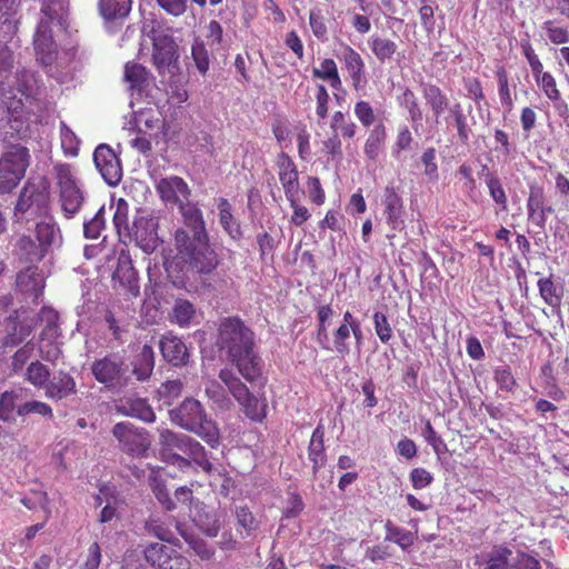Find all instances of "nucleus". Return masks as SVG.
Instances as JSON below:
<instances>
[{"instance_id": "nucleus-20", "label": "nucleus", "mask_w": 569, "mask_h": 569, "mask_svg": "<svg viewBox=\"0 0 569 569\" xmlns=\"http://www.w3.org/2000/svg\"><path fill=\"white\" fill-rule=\"evenodd\" d=\"M276 164L286 198L300 194L299 172L291 157L282 151L277 156Z\"/></svg>"}, {"instance_id": "nucleus-31", "label": "nucleus", "mask_w": 569, "mask_h": 569, "mask_svg": "<svg viewBox=\"0 0 569 569\" xmlns=\"http://www.w3.org/2000/svg\"><path fill=\"white\" fill-rule=\"evenodd\" d=\"M308 458L312 462L313 473H317L327 461L325 451V429L321 425H318L312 432L308 447Z\"/></svg>"}, {"instance_id": "nucleus-54", "label": "nucleus", "mask_w": 569, "mask_h": 569, "mask_svg": "<svg viewBox=\"0 0 569 569\" xmlns=\"http://www.w3.org/2000/svg\"><path fill=\"white\" fill-rule=\"evenodd\" d=\"M191 57L194 61V64L198 71L204 76L210 66V57L209 52L206 48V44L202 40L196 39L191 47Z\"/></svg>"}, {"instance_id": "nucleus-64", "label": "nucleus", "mask_w": 569, "mask_h": 569, "mask_svg": "<svg viewBox=\"0 0 569 569\" xmlns=\"http://www.w3.org/2000/svg\"><path fill=\"white\" fill-rule=\"evenodd\" d=\"M183 390V383L179 379L167 380L161 383L158 392L160 398L164 399V402L170 405L173 400L179 398Z\"/></svg>"}, {"instance_id": "nucleus-22", "label": "nucleus", "mask_w": 569, "mask_h": 569, "mask_svg": "<svg viewBox=\"0 0 569 569\" xmlns=\"http://www.w3.org/2000/svg\"><path fill=\"white\" fill-rule=\"evenodd\" d=\"M59 327L54 322L46 325L40 333L39 352L40 357L51 363H56L62 355Z\"/></svg>"}, {"instance_id": "nucleus-16", "label": "nucleus", "mask_w": 569, "mask_h": 569, "mask_svg": "<svg viewBox=\"0 0 569 569\" xmlns=\"http://www.w3.org/2000/svg\"><path fill=\"white\" fill-rule=\"evenodd\" d=\"M383 207V216L386 222L392 231H402L405 229V213L403 199L397 187L388 184L383 188L381 198Z\"/></svg>"}, {"instance_id": "nucleus-5", "label": "nucleus", "mask_w": 569, "mask_h": 569, "mask_svg": "<svg viewBox=\"0 0 569 569\" xmlns=\"http://www.w3.org/2000/svg\"><path fill=\"white\" fill-rule=\"evenodd\" d=\"M31 162L27 147L11 144L0 157V193H10L24 178Z\"/></svg>"}, {"instance_id": "nucleus-38", "label": "nucleus", "mask_w": 569, "mask_h": 569, "mask_svg": "<svg viewBox=\"0 0 569 569\" xmlns=\"http://www.w3.org/2000/svg\"><path fill=\"white\" fill-rule=\"evenodd\" d=\"M131 0H99L98 9L106 20L126 18L131 10Z\"/></svg>"}, {"instance_id": "nucleus-41", "label": "nucleus", "mask_w": 569, "mask_h": 569, "mask_svg": "<svg viewBox=\"0 0 569 569\" xmlns=\"http://www.w3.org/2000/svg\"><path fill=\"white\" fill-rule=\"evenodd\" d=\"M569 481V465H562L555 469L546 481V488L555 496L569 497V488L565 483Z\"/></svg>"}, {"instance_id": "nucleus-46", "label": "nucleus", "mask_w": 569, "mask_h": 569, "mask_svg": "<svg viewBox=\"0 0 569 569\" xmlns=\"http://www.w3.org/2000/svg\"><path fill=\"white\" fill-rule=\"evenodd\" d=\"M386 540L393 541L402 549H407L415 542V536L407 529L395 526L390 520L385 525Z\"/></svg>"}, {"instance_id": "nucleus-57", "label": "nucleus", "mask_w": 569, "mask_h": 569, "mask_svg": "<svg viewBox=\"0 0 569 569\" xmlns=\"http://www.w3.org/2000/svg\"><path fill=\"white\" fill-rule=\"evenodd\" d=\"M30 413H37L42 417H48L49 419L53 418L52 408L48 403L39 400L27 401L18 406L17 415L19 417H24Z\"/></svg>"}, {"instance_id": "nucleus-43", "label": "nucleus", "mask_w": 569, "mask_h": 569, "mask_svg": "<svg viewBox=\"0 0 569 569\" xmlns=\"http://www.w3.org/2000/svg\"><path fill=\"white\" fill-rule=\"evenodd\" d=\"M369 46L375 57L382 63L391 60L398 49L395 41L379 36H372Z\"/></svg>"}, {"instance_id": "nucleus-25", "label": "nucleus", "mask_w": 569, "mask_h": 569, "mask_svg": "<svg viewBox=\"0 0 569 569\" xmlns=\"http://www.w3.org/2000/svg\"><path fill=\"white\" fill-rule=\"evenodd\" d=\"M8 126L12 136L23 138L29 131V112L21 99H11L7 107Z\"/></svg>"}, {"instance_id": "nucleus-19", "label": "nucleus", "mask_w": 569, "mask_h": 569, "mask_svg": "<svg viewBox=\"0 0 569 569\" xmlns=\"http://www.w3.org/2000/svg\"><path fill=\"white\" fill-rule=\"evenodd\" d=\"M340 61L351 79L352 88L356 91H361L367 84L366 64L358 51L352 47L345 44L339 56Z\"/></svg>"}, {"instance_id": "nucleus-33", "label": "nucleus", "mask_w": 569, "mask_h": 569, "mask_svg": "<svg viewBox=\"0 0 569 569\" xmlns=\"http://www.w3.org/2000/svg\"><path fill=\"white\" fill-rule=\"evenodd\" d=\"M387 140V130L382 122L375 126L368 133L365 141L363 153L366 158L376 162L382 153Z\"/></svg>"}, {"instance_id": "nucleus-6", "label": "nucleus", "mask_w": 569, "mask_h": 569, "mask_svg": "<svg viewBox=\"0 0 569 569\" xmlns=\"http://www.w3.org/2000/svg\"><path fill=\"white\" fill-rule=\"evenodd\" d=\"M58 233L59 228L56 223L38 222L36 224L37 241L30 236L22 234L16 242V253L26 262H39L48 253Z\"/></svg>"}, {"instance_id": "nucleus-1", "label": "nucleus", "mask_w": 569, "mask_h": 569, "mask_svg": "<svg viewBox=\"0 0 569 569\" xmlns=\"http://www.w3.org/2000/svg\"><path fill=\"white\" fill-rule=\"evenodd\" d=\"M160 443L162 446V458L180 470L189 468L191 463L188 459L176 452V450L189 456L207 473L212 471L213 466L209 461L204 448L193 438L176 433L171 430H164L160 433Z\"/></svg>"}, {"instance_id": "nucleus-62", "label": "nucleus", "mask_w": 569, "mask_h": 569, "mask_svg": "<svg viewBox=\"0 0 569 569\" xmlns=\"http://www.w3.org/2000/svg\"><path fill=\"white\" fill-rule=\"evenodd\" d=\"M104 229V207H101L92 219L83 223V234L87 239H98Z\"/></svg>"}, {"instance_id": "nucleus-63", "label": "nucleus", "mask_w": 569, "mask_h": 569, "mask_svg": "<svg viewBox=\"0 0 569 569\" xmlns=\"http://www.w3.org/2000/svg\"><path fill=\"white\" fill-rule=\"evenodd\" d=\"M353 112L358 121L365 128L371 127L376 121V114L370 102L366 100H359L355 103Z\"/></svg>"}, {"instance_id": "nucleus-10", "label": "nucleus", "mask_w": 569, "mask_h": 569, "mask_svg": "<svg viewBox=\"0 0 569 569\" xmlns=\"http://www.w3.org/2000/svg\"><path fill=\"white\" fill-rule=\"evenodd\" d=\"M112 435L118 440L120 449L132 456L143 457L150 448L149 433L131 422L121 421L113 426Z\"/></svg>"}, {"instance_id": "nucleus-14", "label": "nucleus", "mask_w": 569, "mask_h": 569, "mask_svg": "<svg viewBox=\"0 0 569 569\" xmlns=\"http://www.w3.org/2000/svg\"><path fill=\"white\" fill-rule=\"evenodd\" d=\"M157 229L158 221L154 217L138 213L128 233L143 252L152 253L160 243Z\"/></svg>"}, {"instance_id": "nucleus-4", "label": "nucleus", "mask_w": 569, "mask_h": 569, "mask_svg": "<svg viewBox=\"0 0 569 569\" xmlns=\"http://www.w3.org/2000/svg\"><path fill=\"white\" fill-rule=\"evenodd\" d=\"M58 203L66 219L74 218L86 201V191L70 163L53 166Z\"/></svg>"}, {"instance_id": "nucleus-44", "label": "nucleus", "mask_w": 569, "mask_h": 569, "mask_svg": "<svg viewBox=\"0 0 569 569\" xmlns=\"http://www.w3.org/2000/svg\"><path fill=\"white\" fill-rule=\"evenodd\" d=\"M218 209H219V221L224 229V231L230 234L232 238H236L240 233V227L234 221L232 211H231V204L229 203L228 199L220 198L218 202Z\"/></svg>"}, {"instance_id": "nucleus-8", "label": "nucleus", "mask_w": 569, "mask_h": 569, "mask_svg": "<svg viewBox=\"0 0 569 569\" xmlns=\"http://www.w3.org/2000/svg\"><path fill=\"white\" fill-rule=\"evenodd\" d=\"M91 375L109 389L121 388L128 382V366L118 353H108L96 359L90 367Z\"/></svg>"}, {"instance_id": "nucleus-30", "label": "nucleus", "mask_w": 569, "mask_h": 569, "mask_svg": "<svg viewBox=\"0 0 569 569\" xmlns=\"http://www.w3.org/2000/svg\"><path fill=\"white\" fill-rule=\"evenodd\" d=\"M422 97L429 106L436 121L445 113L449 108V98L442 91V89L431 82H421L420 84Z\"/></svg>"}, {"instance_id": "nucleus-47", "label": "nucleus", "mask_w": 569, "mask_h": 569, "mask_svg": "<svg viewBox=\"0 0 569 569\" xmlns=\"http://www.w3.org/2000/svg\"><path fill=\"white\" fill-rule=\"evenodd\" d=\"M60 140L66 157L74 158L79 154L80 139L64 122L60 123Z\"/></svg>"}, {"instance_id": "nucleus-42", "label": "nucleus", "mask_w": 569, "mask_h": 569, "mask_svg": "<svg viewBox=\"0 0 569 569\" xmlns=\"http://www.w3.org/2000/svg\"><path fill=\"white\" fill-rule=\"evenodd\" d=\"M315 78L328 81L333 89H340L342 86L337 64L333 59L327 58L320 62L319 68L312 69Z\"/></svg>"}, {"instance_id": "nucleus-53", "label": "nucleus", "mask_w": 569, "mask_h": 569, "mask_svg": "<svg viewBox=\"0 0 569 569\" xmlns=\"http://www.w3.org/2000/svg\"><path fill=\"white\" fill-rule=\"evenodd\" d=\"M118 309H121V307L116 302L112 303L111 308H108L104 312V321L111 332L112 338L117 341H120L126 329L122 326L123 319L118 317Z\"/></svg>"}, {"instance_id": "nucleus-27", "label": "nucleus", "mask_w": 569, "mask_h": 569, "mask_svg": "<svg viewBox=\"0 0 569 569\" xmlns=\"http://www.w3.org/2000/svg\"><path fill=\"white\" fill-rule=\"evenodd\" d=\"M396 100L398 106L407 111L408 119L410 120L413 130L418 132L423 120L421 102L418 96L409 87H405L401 93L397 96Z\"/></svg>"}, {"instance_id": "nucleus-59", "label": "nucleus", "mask_w": 569, "mask_h": 569, "mask_svg": "<svg viewBox=\"0 0 569 569\" xmlns=\"http://www.w3.org/2000/svg\"><path fill=\"white\" fill-rule=\"evenodd\" d=\"M486 184L493 201L500 206L502 210H506L508 198L500 179L493 174H488L486 178Z\"/></svg>"}, {"instance_id": "nucleus-49", "label": "nucleus", "mask_w": 569, "mask_h": 569, "mask_svg": "<svg viewBox=\"0 0 569 569\" xmlns=\"http://www.w3.org/2000/svg\"><path fill=\"white\" fill-rule=\"evenodd\" d=\"M495 73L498 82V93L501 104L510 111L513 108V100L511 97L508 72L503 66H499Z\"/></svg>"}, {"instance_id": "nucleus-3", "label": "nucleus", "mask_w": 569, "mask_h": 569, "mask_svg": "<svg viewBox=\"0 0 569 569\" xmlns=\"http://www.w3.org/2000/svg\"><path fill=\"white\" fill-rule=\"evenodd\" d=\"M173 423L184 430L196 433L211 448L220 443V431L216 422L207 417V413L194 398H186L179 407L170 411Z\"/></svg>"}, {"instance_id": "nucleus-45", "label": "nucleus", "mask_w": 569, "mask_h": 569, "mask_svg": "<svg viewBox=\"0 0 569 569\" xmlns=\"http://www.w3.org/2000/svg\"><path fill=\"white\" fill-rule=\"evenodd\" d=\"M50 378L49 368L40 361L31 362L26 371V379L32 386L44 389Z\"/></svg>"}, {"instance_id": "nucleus-18", "label": "nucleus", "mask_w": 569, "mask_h": 569, "mask_svg": "<svg viewBox=\"0 0 569 569\" xmlns=\"http://www.w3.org/2000/svg\"><path fill=\"white\" fill-rule=\"evenodd\" d=\"M528 220L540 229H545L547 217L555 212L551 206H546V193L541 186H529V196L527 199Z\"/></svg>"}, {"instance_id": "nucleus-36", "label": "nucleus", "mask_w": 569, "mask_h": 569, "mask_svg": "<svg viewBox=\"0 0 569 569\" xmlns=\"http://www.w3.org/2000/svg\"><path fill=\"white\" fill-rule=\"evenodd\" d=\"M17 286L26 293L38 298L42 293L43 280L36 267H28L17 276Z\"/></svg>"}, {"instance_id": "nucleus-11", "label": "nucleus", "mask_w": 569, "mask_h": 569, "mask_svg": "<svg viewBox=\"0 0 569 569\" xmlns=\"http://www.w3.org/2000/svg\"><path fill=\"white\" fill-rule=\"evenodd\" d=\"M113 288L127 299L140 296L138 272L129 251L121 250L118 256L117 267L112 273Z\"/></svg>"}, {"instance_id": "nucleus-39", "label": "nucleus", "mask_w": 569, "mask_h": 569, "mask_svg": "<svg viewBox=\"0 0 569 569\" xmlns=\"http://www.w3.org/2000/svg\"><path fill=\"white\" fill-rule=\"evenodd\" d=\"M42 18L50 28L53 24L63 27L66 22L67 7L63 0H44L41 6Z\"/></svg>"}, {"instance_id": "nucleus-29", "label": "nucleus", "mask_w": 569, "mask_h": 569, "mask_svg": "<svg viewBox=\"0 0 569 569\" xmlns=\"http://www.w3.org/2000/svg\"><path fill=\"white\" fill-rule=\"evenodd\" d=\"M184 228L191 237L208 236L201 209L191 202L179 206Z\"/></svg>"}, {"instance_id": "nucleus-52", "label": "nucleus", "mask_w": 569, "mask_h": 569, "mask_svg": "<svg viewBox=\"0 0 569 569\" xmlns=\"http://www.w3.org/2000/svg\"><path fill=\"white\" fill-rule=\"evenodd\" d=\"M451 117L453 118L455 126L457 128L459 140L462 144H468L471 129L467 123V118L463 113V110L459 103L453 104L449 109Z\"/></svg>"}, {"instance_id": "nucleus-13", "label": "nucleus", "mask_w": 569, "mask_h": 569, "mask_svg": "<svg viewBox=\"0 0 569 569\" xmlns=\"http://www.w3.org/2000/svg\"><path fill=\"white\" fill-rule=\"evenodd\" d=\"M143 553L146 561L156 569H191L188 558L163 543H149Z\"/></svg>"}, {"instance_id": "nucleus-48", "label": "nucleus", "mask_w": 569, "mask_h": 569, "mask_svg": "<svg viewBox=\"0 0 569 569\" xmlns=\"http://www.w3.org/2000/svg\"><path fill=\"white\" fill-rule=\"evenodd\" d=\"M196 315L194 306L186 299H178L172 309V320L180 327H188Z\"/></svg>"}, {"instance_id": "nucleus-21", "label": "nucleus", "mask_w": 569, "mask_h": 569, "mask_svg": "<svg viewBox=\"0 0 569 569\" xmlns=\"http://www.w3.org/2000/svg\"><path fill=\"white\" fill-rule=\"evenodd\" d=\"M236 365L239 373L249 382H254L262 377V363L254 348L243 350L229 357Z\"/></svg>"}, {"instance_id": "nucleus-15", "label": "nucleus", "mask_w": 569, "mask_h": 569, "mask_svg": "<svg viewBox=\"0 0 569 569\" xmlns=\"http://www.w3.org/2000/svg\"><path fill=\"white\" fill-rule=\"evenodd\" d=\"M93 161L103 180L109 186H117L122 178L120 159L108 144H99L93 152Z\"/></svg>"}, {"instance_id": "nucleus-58", "label": "nucleus", "mask_w": 569, "mask_h": 569, "mask_svg": "<svg viewBox=\"0 0 569 569\" xmlns=\"http://www.w3.org/2000/svg\"><path fill=\"white\" fill-rule=\"evenodd\" d=\"M372 320H373L375 331H376V335L378 336L379 340L382 343H389V341L393 337V331H392L391 325L388 320V317L381 311H376L372 316Z\"/></svg>"}, {"instance_id": "nucleus-61", "label": "nucleus", "mask_w": 569, "mask_h": 569, "mask_svg": "<svg viewBox=\"0 0 569 569\" xmlns=\"http://www.w3.org/2000/svg\"><path fill=\"white\" fill-rule=\"evenodd\" d=\"M437 151L433 147L427 148L421 154V163L425 167L423 173L429 181L439 180V170L436 162Z\"/></svg>"}, {"instance_id": "nucleus-7", "label": "nucleus", "mask_w": 569, "mask_h": 569, "mask_svg": "<svg viewBox=\"0 0 569 569\" xmlns=\"http://www.w3.org/2000/svg\"><path fill=\"white\" fill-rule=\"evenodd\" d=\"M218 345L231 357L254 348V333L239 317H228L219 325Z\"/></svg>"}, {"instance_id": "nucleus-51", "label": "nucleus", "mask_w": 569, "mask_h": 569, "mask_svg": "<svg viewBox=\"0 0 569 569\" xmlns=\"http://www.w3.org/2000/svg\"><path fill=\"white\" fill-rule=\"evenodd\" d=\"M512 551L502 546L495 547L488 555L486 561L487 569H507L508 565L512 561L510 557Z\"/></svg>"}, {"instance_id": "nucleus-60", "label": "nucleus", "mask_w": 569, "mask_h": 569, "mask_svg": "<svg viewBox=\"0 0 569 569\" xmlns=\"http://www.w3.org/2000/svg\"><path fill=\"white\" fill-rule=\"evenodd\" d=\"M150 487L157 500L166 510L172 511L176 509V503L170 498L169 491L167 490L166 485L161 479L157 477H150Z\"/></svg>"}, {"instance_id": "nucleus-2", "label": "nucleus", "mask_w": 569, "mask_h": 569, "mask_svg": "<svg viewBox=\"0 0 569 569\" xmlns=\"http://www.w3.org/2000/svg\"><path fill=\"white\" fill-rule=\"evenodd\" d=\"M174 243L180 258L199 274H211L219 266V258L210 246L209 234L191 237L186 229H177Z\"/></svg>"}, {"instance_id": "nucleus-23", "label": "nucleus", "mask_w": 569, "mask_h": 569, "mask_svg": "<svg viewBox=\"0 0 569 569\" xmlns=\"http://www.w3.org/2000/svg\"><path fill=\"white\" fill-rule=\"evenodd\" d=\"M157 191L164 202H180V204L183 199L188 200L190 196V189L187 182L178 176L160 179L157 183Z\"/></svg>"}, {"instance_id": "nucleus-24", "label": "nucleus", "mask_w": 569, "mask_h": 569, "mask_svg": "<svg viewBox=\"0 0 569 569\" xmlns=\"http://www.w3.org/2000/svg\"><path fill=\"white\" fill-rule=\"evenodd\" d=\"M77 392V385L73 377L60 370L44 387L47 398L59 401Z\"/></svg>"}, {"instance_id": "nucleus-50", "label": "nucleus", "mask_w": 569, "mask_h": 569, "mask_svg": "<svg viewBox=\"0 0 569 569\" xmlns=\"http://www.w3.org/2000/svg\"><path fill=\"white\" fill-rule=\"evenodd\" d=\"M219 378L226 385L230 393L236 400L242 399L247 396L249 390L247 386L232 372V370L224 368L219 372Z\"/></svg>"}, {"instance_id": "nucleus-55", "label": "nucleus", "mask_w": 569, "mask_h": 569, "mask_svg": "<svg viewBox=\"0 0 569 569\" xmlns=\"http://www.w3.org/2000/svg\"><path fill=\"white\" fill-rule=\"evenodd\" d=\"M147 531L160 539L161 541L174 543L178 539L174 536V532L163 522L158 519L151 518L146 522Z\"/></svg>"}, {"instance_id": "nucleus-32", "label": "nucleus", "mask_w": 569, "mask_h": 569, "mask_svg": "<svg viewBox=\"0 0 569 569\" xmlns=\"http://www.w3.org/2000/svg\"><path fill=\"white\" fill-rule=\"evenodd\" d=\"M123 80L129 83L131 91L141 92L149 87L150 71L138 62L128 61L124 64Z\"/></svg>"}, {"instance_id": "nucleus-40", "label": "nucleus", "mask_w": 569, "mask_h": 569, "mask_svg": "<svg viewBox=\"0 0 569 569\" xmlns=\"http://www.w3.org/2000/svg\"><path fill=\"white\" fill-rule=\"evenodd\" d=\"M243 408L244 415L257 422H261L267 416V402L254 397L250 391H247V396L242 399L237 400Z\"/></svg>"}, {"instance_id": "nucleus-17", "label": "nucleus", "mask_w": 569, "mask_h": 569, "mask_svg": "<svg viewBox=\"0 0 569 569\" xmlns=\"http://www.w3.org/2000/svg\"><path fill=\"white\" fill-rule=\"evenodd\" d=\"M33 46L37 60L42 66H51L58 56V47L53 39L52 28L46 21H39L34 37Z\"/></svg>"}, {"instance_id": "nucleus-28", "label": "nucleus", "mask_w": 569, "mask_h": 569, "mask_svg": "<svg viewBox=\"0 0 569 569\" xmlns=\"http://www.w3.org/2000/svg\"><path fill=\"white\" fill-rule=\"evenodd\" d=\"M21 0H0V42H8L17 32L14 16Z\"/></svg>"}, {"instance_id": "nucleus-34", "label": "nucleus", "mask_w": 569, "mask_h": 569, "mask_svg": "<svg viewBox=\"0 0 569 569\" xmlns=\"http://www.w3.org/2000/svg\"><path fill=\"white\" fill-rule=\"evenodd\" d=\"M119 410L129 417L140 419L144 422H153L156 413L146 399L129 398L122 402Z\"/></svg>"}, {"instance_id": "nucleus-12", "label": "nucleus", "mask_w": 569, "mask_h": 569, "mask_svg": "<svg viewBox=\"0 0 569 569\" xmlns=\"http://www.w3.org/2000/svg\"><path fill=\"white\" fill-rule=\"evenodd\" d=\"M178 44L171 36L157 33L152 37V64L159 74H173L178 69Z\"/></svg>"}, {"instance_id": "nucleus-35", "label": "nucleus", "mask_w": 569, "mask_h": 569, "mask_svg": "<svg viewBox=\"0 0 569 569\" xmlns=\"http://www.w3.org/2000/svg\"><path fill=\"white\" fill-rule=\"evenodd\" d=\"M537 286L539 295L546 305L552 309L560 307L563 297V288L555 282L553 274L540 278Z\"/></svg>"}, {"instance_id": "nucleus-26", "label": "nucleus", "mask_w": 569, "mask_h": 569, "mask_svg": "<svg viewBox=\"0 0 569 569\" xmlns=\"http://www.w3.org/2000/svg\"><path fill=\"white\" fill-rule=\"evenodd\" d=\"M162 357L172 366H183L189 359V352L184 342L172 335L163 336L160 340Z\"/></svg>"}, {"instance_id": "nucleus-37", "label": "nucleus", "mask_w": 569, "mask_h": 569, "mask_svg": "<svg viewBox=\"0 0 569 569\" xmlns=\"http://www.w3.org/2000/svg\"><path fill=\"white\" fill-rule=\"evenodd\" d=\"M154 367V352L149 345H143L133 362L132 373L137 380L146 381L150 378Z\"/></svg>"}, {"instance_id": "nucleus-9", "label": "nucleus", "mask_w": 569, "mask_h": 569, "mask_svg": "<svg viewBox=\"0 0 569 569\" xmlns=\"http://www.w3.org/2000/svg\"><path fill=\"white\" fill-rule=\"evenodd\" d=\"M50 202V183L43 177L30 178L20 191L16 203V211L20 213H41L48 209Z\"/></svg>"}, {"instance_id": "nucleus-56", "label": "nucleus", "mask_w": 569, "mask_h": 569, "mask_svg": "<svg viewBox=\"0 0 569 569\" xmlns=\"http://www.w3.org/2000/svg\"><path fill=\"white\" fill-rule=\"evenodd\" d=\"M543 30L546 31L547 38L553 44H563L569 41V30L566 27L560 26L555 20H547L543 22Z\"/></svg>"}]
</instances>
